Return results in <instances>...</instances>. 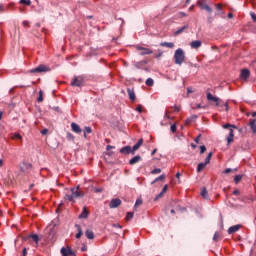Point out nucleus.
I'll return each instance as SVG.
<instances>
[{
    "mask_svg": "<svg viewBox=\"0 0 256 256\" xmlns=\"http://www.w3.org/2000/svg\"><path fill=\"white\" fill-rule=\"evenodd\" d=\"M154 81H153V78H148L147 80H146V85H147V87H153V85H154Z\"/></svg>",
    "mask_w": 256,
    "mask_h": 256,
    "instance_id": "obj_33",
    "label": "nucleus"
},
{
    "mask_svg": "<svg viewBox=\"0 0 256 256\" xmlns=\"http://www.w3.org/2000/svg\"><path fill=\"white\" fill-rule=\"evenodd\" d=\"M206 151H207V147L200 146V153H201V155H203V153H205Z\"/></svg>",
    "mask_w": 256,
    "mask_h": 256,
    "instance_id": "obj_45",
    "label": "nucleus"
},
{
    "mask_svg": "<svg viewBox=\"0 0 256 256\" xmlns=\"http://www.w3.org/2000/svg\"><path fill=\"white\" fill-rule=\"evenodd\" d=\"M120 153L122 155H129V154H133V151L131 146H124L120 149Z\"/></svg>",
    "mask_w": 256,
    "mask_h": 256,
    "instance_id": "obj_12",
    "label": "nucleus"
},
{
    "mask_svg": "<svg viewBox=\"0 0 256 256\" xmlns=\"http://www.w3.org/2000/svg\"><path fill=\"white\" fill-rule=\"evenodd\" d=\"M22 253H23V256L27 255V248H24V249L22 250Z\"/></svg>",
    "mask_w": 256,
    "mask_h": 256,
    "instance_id": "obj_61",
    "label": "nucleus"
},
{
    "mask_svg": "<svg viewBox=\"0 0 256 256\" xmlns=\"http://www.w3.org/2000/svg\"><path fill=\"white\" fill-rule=\"evenodd\" d=\"M240 229H241V224H237V225L231 226L228 229V235H233V233H237V231H239Z\"/></svg>",
    "mask_w": 256,
    "mask_h": 256,
    "instance_id": "obj_14",
    "label": "nucleus"
},
{
    "mask_svg": "<svg viewBox=\"0 0 256 256\" xmlns=\"http://www.w3.org/2000/svg\"><path fill=\"white\" fill-rule=\"evenodd\" d=\"M87 217H89V211H87V207H84L79 215V219H87Z\"/></svg>",
    "mask_w": 256,
    "mask_h": 256,
    "instance_id": "obj_23",
    "label": "nucleus"
},
{
    "mask_svg": "<svg viewBox=\"0 0 256 256\" xmlns=\"http://www.w3.org/2000/svg\"><path fill=\"white\" fill-rule=\"evenodd\" d=\"M216 107H218L219 111H229V102H223V100H219L216 103Z\"/></svg>",
    "mask_w": 256,
    "mask_h": 256,
    "instance_id": "obj_7",
    "label": "nucleus"
},
{
    "mask_svg": "<svg viewBox=\"0 0 256 256\" xmlns=\"http://www.w3.org/2000/svg\"><path fill=\"white\" fill-rule=\"evenodd\" d=\"M243 179L242 175H236L234 177V182L236 183V185L239 183V181H241Z\"/></svg>",
    "mask_w": 256,
    "mask_h": 256,
    "instance_id": "obj_35",
    "label": "nucleus"
},
{
    "mask_svg": "<svg viewBox=\"0 0 256 256\" xmlns=\"http://www.w3.org/2000/svg\"><path fill=\"white\" fill-rule=\"evenodd\" d=\"M111 149H115V146L107 145L106 150L111 151Z\"/></svg>",
    "mask_w": 256,
    "mask_h": 256,
    "instance_id": "obj_55",
    "label": "nucleus"
},
{
    "mask_svg": "<svg viewBox=\"0 0 256 256\" xmlns=\"http://www.w3.org/2000/svg\"><path fill=\"white\" fill-rule=\"evenodd\" d=\"M160 47H167L168 49H173L175 44L173 42H162L160 43Z\"/></svg>",
    "mask_w": 256,
    "mask_h": 256,
    "instance_id": "obj_24",
    "label": "nucleus"
},
{
    "mask_svg": "<svg viewBox=\"0 0 256 256\" xmlns=\"http://www.w3.org/2000/svg\"><path fill=\"white\" fill-rule=\"evenodd\" d=\"M67 139H71V141H73V139H75V136H73V134H71V133H68Z\"/></svg>",
    "mask_w": 256,
    "mask_h": 256,
    "instance_id": "obj_48",
    "label": "nucleus"
},
{
    "mask_svg": "<svg viewBox=\"0 0 256 256\" xmlns=\"http://www.w3.org/2000/svg\"><path fill=\"white\" fill-rule=\"evenodd\" d=\"M23 27H29V22L28 21H24L23 22Z\"/></svg>",
    "mask_w": 256,
    "mask_h": 256,
    "instance_id": "obj_59",
    "label": "nucleus"
},
{
    "mask_svg": "<svg viewBox=\"0 0 256 256\" xmlns=\"http://www.w3.org/2000/svg\"><path fill=\"white\" fill-rule=\"evenodd\" d=\"M207 100L208 101H213L217 105V102H219L221 99L219 97L213 96V94H211V92H208L207 93Z\"/></svg>",
    "mask_w": 256,
    "mask_h": 256,
    "instance_id": "obj_16",
    "label": "nucleus"
},
{
    "mask_svg": "<svg viewBox=\"0 0 256 256\" xmlns=\"http://www.w3.org/2000/svg\"><path fill=\"white\" fill-rule=\"evenodd\" d=\"M51 71V68L47 65L41 64L38 67L30 70V73H47Z\"/></svg>",
    "mask_w": 256,
    "mask_h": 256,
    "instance_id": "obj_3",
    "label": "nucleus"
},
{
    "mask_svg": "<svg viewBox=\"0 0 256 256\" xmlns=\"http://www.w3.org/2000/svg\"><path fill=\"white\" fill-rule=\"evenodd\" d=\"M187 93H193V90L191 88H187Z\"/></svg>",
    "mask_w": 256,
    "mask_h": 256,
    "instance_id": "obj_64",
    "label": "nucleus"
},
{
    "mask_svg": "<svg viewBox=\"0 0 256 256\" xmlns=\"http://www.w3.org/2000/svg\"><path fill=\"white\" fill-rule=\"evenodd\" d=\"M131 219H133V212H127L126 221H131Z\"/></svg>",
    "mask_w": 256,
    "mask_h": 256,
    "instance_id": "obj_38",
    "label": "nucleus"
},
{
    "mask_svg": "<svg viewBox=\"0 0 256 256\" xmlns=\"http://www.w3.org/2000/svg\"><path fill=\"white\" fill-rule=\"evenodd\" d=\"M231 128L237 129V126L231 125V124H224L223 125V129H231Z\"/></svg>",
    "mask_w": 256,
    "mask_h": 256,
    "instance_id": "obj_37",
    "label": "nucleus"
},
{
    "mask_svg": "<svg viewBox=\"0 0 256 256\" xmlns=\"http://www.w3.org/2000/svg\"><path fill=\"white\" fill-rule=\"evenodd\" d=\"M139 205H143V200H141V199L136 200L135 205H134L135 209H137V207H139Z\"/></svg>",
    "mask_w": 256,
    "mask_h": 256,
    "instance_id": "obj_41",
    "label": "nucleus"
},
{
    "mask_svg": "<svg viewBox=\"0 0 256 256\" xmlns=\"http://www.w3.org/2000/svg\"><path fill=\"white\" fill-rule=\"evenodd\" d=\"M121 205V199L119 198H114L110 201L109 207L110 209H117Z\"/></svg>",
    "mask_w": 256,
    "mask_h": 256,
    "instance_id": "obj_10",
    "label": "nucleus"
},
{
    "mask_svg": "<svg viewBox=\"0 0 256 256\" xmlns=\"http://www.w3.org/2000/svg\"><path fill=\"white\" fill-rule=\"evenodd\" d=\"M141 145H143V139H139L138 142L132 147V155H135V151H137Z\"/></svg>",
    "mask_w": 256,
    "mask_h": 256,
    "instance_id": "obj_17",
    "label": "nucleus"
},
{
    "mask_svg": "<svg viewBox=\"0 0 256 256\" xmlns=\"http://www.w3.org/2000/svg\"><path fill=\"white\" fill-rule=\"evenodd\" d=\"M32 169H33V164L27 161H23L20 165V171H22V173H31Z\"/></svg>",
    "mask_w": 256,
    "mask_h": 256,
    "instance_id": "obj_4",
    "label": "nucleus"
},
{
    "mask_svg": "<svg viewBox=\"0 0 256 256\" xmlns=\"http://www.w3.org/2000/svg\"><path fill=\"white\" fill-rule=\"evenodd\" d=\"M162 56H163V52H159L158 54H156L155 58L159 59V57H162Z\"/></svg>",
    "mask_w": 256,
    "mask_h": 256,
    "instance_id": "obj_58",
    "label": "nucleus"
},
{
    "mask_svg": "<svg viewBox=\"0 0 256 256\" xmlns=\"http://www.w3.org/2000/svg\"><path fill=\"white\" fill-rule=\"evenodd\" d=\"M139 161H141V156L136 155L132 159L129 160V165H137V163H139Z\"/></svg>",
    "mask_w": 256,
    "mask_h": 256,
    "instance_id": "obj_19",
    "label": "nucleus"
},
{
    "mask_svg": "<svg viewBox=\"0 0 256 256\" xmlns=\"http://www.w3.org/2000/svg\"><path fill=\"white\" fill-rule=\"evenodd\" d=\"M189 25H185L181 28H179L175 33L174 35H181V33H183V31H185V29H188Z\"/></svg>",
    "mask_w": 256,
    "mask_h": 256,
    "instance_id": "obj_31",
    "label": "nucleus"
},
{
    "mask_svg": "<svg viewBox=\"0 0 256 256\" xmlns=\"http://www.w3.org/2000/svg\"><path fill=\"white\" fill-rule=\"evenodd\" d=\"M185 61V51L183 49L178 48L174 53V62L176 65H183Z\"/></svg>",
    "mask_w": 256,
    "mask_h": 256,
    "instance_id": "obj_2",
    "label": "nucleus"
},
{
    "mask_svg": "<svg viewBox=\"0 0 256 256\" xmlns=\"http://www.w3.org/2000/svg\"><path fill=\"white\" fill-rule=\"evenodd\" d=\"M84 133H86V134L93 133V129H91V127H89V126H86V127L84 128Z\"/></svg>",
    "mask_w": 256,
    "mask_h": 256,
    "instance_id": "obj_40",
    "label": "nucleus"
},
{
    "mask_svg": "<svg viewBox=\"0 0 256 256\" xmlns=\"http://www.w3.org/2000/svg\"><path fill=\"white\" fill-rule=\"evenodd\" d=\"M137 51H140V55L145 56V55H153V50L149 48H145L143 46H137L136 47Z\"/></svg>",
    "mask_w": 256,
    "mask_h": 256,
    "instance_id": "obj_8",
    "label": "nucleus"
},
{
    "mask_svg": "<svg viewBox=\"0 0 256 256\" xmlns=\"http://www.w3.org/2000/svg\"><path fill=\"white\" fill-rule=\"evenodd\" d=\"M239 193H240L239 190H234L233 191V195H239Z\"/></svg>",
    "mask_w": 256,
    "mask_h": 256,
    "instance_id": "obj_62",
    "label": "nucleus"
},
{
    "mask_svg": "<svg viewBox=\"0 0 256 256\" xmlns=\"http://www.w3.org/2000/svg\"><path fill=\"white\" fill-rule=\"evenodd\" d=\"M47 133H49V130L48 129H43L41 131V135H47Z\"/></svg>",
    "mask_w": 256,
    "mask_h": 256,
    "instance_id": "obj_53",
    "label": "nucleus"
},
{
    "mask_svg": "<svg viewBox=\"0 0 256 256\" xmlns=\"http://www.w3.org/2000/svg\"><path fill=\"white\" fill-rule=\"evenodd\" d=\"M167 189H169V186L168 185H165L161 191V193H167Z\"/></svg>",
    "mask_w": 256,
    "mask_h": 256,
    "instance_id": "obj_49",
    "label": "nucleus"
},
{
    "mask_svg": "<svg viewBox=\"0 0 256 256\" xmlns=\"http://www.w3.org/2000/svg\"><path fill=\"white\" fill-rule=\"evenodd\" d=\"M143 65V62H135L134 67L136 69H141V66Z\"/></svg>",
    "mask_w": 256,
    "mask_h": 256,
    "instance_id": "obj_44",
    "label": "nucleus"
},
{
    "mask_svg": "<svg viewBox=\"0 0 256 256\" xmlns=\"http://www.w3.org/2000/svg\"><path fill=\"white\" fill-rule=\"evenodd\" d=\"M94 191H95V193H102L103 189L102 188H95Z\"/></svg>",
    "mask_w": 256,
    "mask_h": 256,
    "instance_id": "obj_54",
    "label": "nucleus"
},
{
    "mask_svg": "<svg viewBox=\"0 0 256 256\" xmlns=\"http://www.w3.org/2000/svg\"><path fill=\"white\" fill-rule=\"evenodd\" d=\"M159 181H165V174H162V175H160L159 177L155 178V179L152 181L151 185H155V183H157V182H159Z\"/></svg>",
    "mask_w": 256,
    "mask_h": 256,
    "instance_id": "obj_29",
    "label": "nucleus"
},
{
    "mask_svg": "<svg viewBox=\"0 0 256 256\" xmlns=\"http://www.w3.org/2000/svg\"><path fill=\"white\" fill-rule=\"evenodd\" d=\"M216 11H218L217 15H223L225 13L221 4H216Z\"/></svg>",
    "mask_w": 256,
    "mask_h": 256,
    "instance_id": "obj_30",
    "label": "nucleus"
},
{
    "mask_svg": "<svg viewBox=\"0 0 256 256\" xmlns=\"http://www.w3.org/2000/svg\"><path fill=\"white\" fill-rule=\"evenodd\" d=\"M113 227H115L116 229H122V226L120 224H113Z\"/></svg>",
    "mask_w": 256,
    "mask_h": 256,
    "instance_id": "obj_57",
    "label": "nucleus"
},
{
    "mask_svg": "<svg viewBox=\"0 0 256 256\" xmlns=\"http://www.w3.org/2000/svg\"><path fill=\"white\" fill-rule=\"evenodd\" d=\"M201 45H202L201 40H195L190 43V46L192 49H199V47H201Z\"/></svg>",
    "mask_w": 256,
    "mask_h": 256,
    "instance_id": "obj_21",
    "label": "nucleus"
},
{
    "mask_svg": "<svg viewBox=\"0 0 256 256\" xmlns=\"http://www.w3.org/2000/svg\"><path fill=\"white\" fill-rule=\"evenodd\" d=\"M197 5H199L200 9L207 11V13H213V9H211L209 5L204 4L203 0H198Z\"/></svg>",
    "mask_w": 256,
    "mask_h": 256,
    "instance_id": "obj_11",
    "label": "nucleus"
},
{
    "mask_svg": "<svg viewBox=\"0 0 256 256\" xmlns=\"http://www.w3.org/2000/svg\"><path fill=\"white\" fill-rule=\"evenodd\" d=\"M70 85L72 87H83L85 85V80L83 79V77L78 76L73 79Z\"/></svg>",
    "mask_w": 256,
    "mask_h": 256,
    "instance_id": "obj_5",
    "label": "nucleus"
},
{
    "mask_svg": "<svg viewBox=\"0 0 256 256\" xmlns=\"http://www.w3.org/2000/svg\"><path fill=\"white\" fill-rule=\"evenodd\" d=\"M71 129L74 133H82V129H81V126H79V124L75 123V122H72L71 123Z\"/></svg>",
    "mask_w": 256,
    "mask_h": 256,
    "instance_id": "obj_15",
    "label": "nucleus"
},
{
    "mask_svg": "<svg viewBox=\"0 0 256 256\" xmlns=\"http://www.w3.org/2000/svg\"><path fill=\"white\" fill-rule=\"evenodd\" d=\"M191 121H192V119H191V118H188V119L186 120V125H191Z\"/></svg>",
    "mask_w": 256,
    "mask_h": 256,
    "instance_id": "obj_60",
    "label": "nucleus"
},
{
    "mask_svg": "<svg viewBox=\"0 0 256 256\" xmlns=\"http://www.w3.org/2000/svg\"><path fill=\"white\" fill-rule=\"evenodd\" d=\"M228 19H233V13H228Z\"/></svg>",
    "mask_w": 256,
    "mask_h": 256,
    "instance_id": "obj_63",
    "label": "nucleus"
},
{
    "mask_svg": "<svg viewBox=\"0 0 256 256\" xmlns=\"http://www.w3.org/2000/svg\"><path fill=\"white\" fill-rule=\"evenodd\" d=\"M161 173V168H155L154 170L151 171L152 175H159Z\"/></svg>",
    "mask_w": 256,
    "mask_h": 256,
    "instance_id": "obj_39",
    "label": "nucleus"
},
{
    "mask_svg": "<svg viewBox=\"0 0 256 256\" xmlns=\"http://www.w3.org/2000/svg\"><path fill=\"white\" fill-rule=\"evenodd\" d=\"M127 93H128V95H129L130 101H135V99H136L135 90H133V89H131V88H128V89H127Z\"/></svg>",
    "mask_w": 256,
    "mask_h": 256,
    "instance_id": "obj_22",
    "label": "nucleus"
},
{
    "mask_svg": "<svg viewBox=\"0 0 256 256\" xmlns=\"http://www.w3.org/2000/svg\"><path fill=\"white\" fill-rule=\"evenodd\" d=\"M21 5H27L28 7L31 5V0H20Z\"/></svg>",
    "mask_w": 256,
    "mask_h": 256,
    "instance_id": "obj_36",
    "label": "nucleus"
},
{
    "mask_svg": "<svg viewBox=\"0 0 256 256\" xmlns=\"http://www.w3.org/2000/svg\"><path fill=\"white\" fill-rule=\"evenodd\" d=\"M211 157H213V152H209L208 156L205 158L206 165H209L211 163Z\"/></svg>",
    "mask_w": 256,
    "mask_h": 256,
    "instance_id": "obj_32",
    "label": "nucleus"
},
{
    "mask_svg": "<svg viewBox=\"0 0 256 256\" xmlns=\"http://www.w3.org/2000/svg\"><path fill=\"white\" fill-rule=\"evenodd\" d=\"M249 125L252 133L256 135V119L255 118L250 119Z\"/></svg>",
    "mask_w": 256,
    "mask_h": 256,
    "instance_id": "obj_18",
    "label": "nucleus"
},
{
    "mask_svg": "<svg viewBox=\"0 0 256 256\" xmlns=\"http://www.w3.org/2000/svg\"><path fill=\"white\" fill-rule=\"evenodd\" d=\"M170 131H171L172 133H176V132H177V125H175V124L171 125Z\"/></svg>",
    "mask_w": 256,
    "mask_h": 256,
    "instance_id": "obj_43",
    "label": "nucleus"
},
{
    "mask_svg": "<svg viewBox=\"0 0 256 256\" xmlns=\"http://www.w3.org/2000/svg\"><path fill=\"white\" fill-rule=\"evenodd\" d=\"M28 239H30L34 243H39V235H37V234H30L28 236Z\"/></svg>",
    "mask_w": 256,
    "mask_h": 256,
    "instance_id": "obj_26",
    "label": "nucleus"
},
{
    "mask_svg": "<svg viewBox=\"0 0 256 256\" xmlns=\"http://www.w3.org/2000/svg\"><path fill=\"white\" fill-rule=\"evenodd\" d=\"M200 195H201V197H203V199H209V192H207V188H203L201 190Z\"/></svg>",
    "mask_w": 256,
    "mask_h": 256,
    "instance_id": "obj_28",
    "label": "nucleus"
},
{
    "mask_svg": "<svg viewBox=\"0 0 256 256\" xmlns=\"http://www.w3.org/2000/svg\"><path fill=\"white\" fill-rule=\"evenodd\" d=\"M219 239V234L216 232L213 236V241H217Z\"/></svg>",
    "mask_w": 256,
    "mask_h": 256,
    "instance_id": "obj_52",
    "label": "nucleus"
},
{
    "mask_svg": "<svg viewBox=\"0 0 256 256\" xmlns=\"http://www.w3.org/2000/svg\"><path fill=\"white\" fill-rule=\"evenodd\" d=\"M231 171H233L231 168H227L223 171V173H225L226 175L231 173Z\"/></svg>",
    "mask_w": 256,
    "mask_h": 256,
    "instance_id": "obj_50",
    "label": "nucleus"
},
{
    "mask_svg": "<svg viewBox=\"0 0 256 256\" xmlns=\"http://www.w3.org/2000/svg\"><path fill=\"white\" fill-rule=\"evenodd\" d=\"M75 228L78 231V233L75 235L76 239H81V237L83 236V229H81V225L75 224Z\"/></svg>",
    "mask_w": 256,
    "mask_h": 256,
    "instance_id": "obj_20",
    "label": "nucleus"
},
{
    "mask_svg": "<svg viewBox=\"0 0 256 256\" xmlns=\"http://www.w3.org/2000/svg\"><path fill=\"white\" fill-rule=\"evenodd\" d=\"M38 103H43V90L39 91V97L37 98Z\"/></svg>",
    "mask_w": 256,
    "mask_h": 256,
    "instance_id": "obj_34",
    "label": "nucleus"
},
{
    "mask_svg": "<svg viewBox=\"0 0 256 256\" xmlns=\"http://www.w3.org/2000/svg\"><path fill=\"white\" fill-rule=\"evenodd\" d=\"M205 167H207V163H204V162L199 163L197 166V172L201 173V171H203Z\"/></svg>",
    "mask_w": 256,
    "mask_h": 256,
    "instance_id": "obj_27",
    "label": "nucleus"
},
{
    "mask_svg": "<svg viewBox=\"0 0 256 256\" xmlns=\"http://www.w3.org/2000/svg\"><path fill=\"white\" fill-rule=\"evenodd\" d=\"M85 194L82 191H79V186L77 188H71L65 190V196L64 199L66 201H71L72 203H75V199L78 197H83Z\"/></svg>",
    "mask_w": 256,
    "mask_h": 256,
    "instance_id": "obj_1",
    "label": "nucleus"
},
{
    "mask_svg": "<svg viewBox=\"0 0 256 256\" xmlns=\"http://www.w3.org/2000/svg\"><path fill=\"white\" fill-rule=\"evenodd\" d=\"M163 195H165L163 192H160L156 197H155V201L161 199V197H163Z\"/></svg>",
    "mask_w": 256,
    "mask_h": 256,
    "instance_id": "obj_46",
    "label": "nucleus"
},
{
    "mask_svg": "<svg viewBox=\"0 0 256 256\" xmlns=\"http://www.w3.org/2000/svg\"><path fill=\"white\" fill-rule=\"evenodd\" d=\"M235 137V133L233 131V128H229V134L227 136V145H231L233 143V138Z\"/></svg>",
    "mask_w": 256,
    "mask_h": 256,
    "instance_id": "obj_13",
    "label": "nucleus"
},
{
    "mask_svg": "<svg viewBox=\"0 0 256 256\" xmlns=\"http://www.w3.org/2000/svg\"><path fill=\"white\" fill-rule=\"evenodd\" d=\"M85 236L87 239H95V233H93V230L87 229L85 231Z\"/></svg>",
    "mask_w": 256,
    "mask_h": 256,
    "instance_id": "obj_25",
    "label": "nucleus"
},
{
    "mask_svg": "<svg viewBox=\"0 0 256 256\" xmlns=\"http://www.w3.org/2000/svg\"><path fill=\"white\" fill-rule=\"evenodd\" d=\"M251 17H252V20L254 21V23H256V15H255V13H251Z\"/></svg>",
    "mask_w": 256,
    "mask_h": 256,
    "instance_id": "obj_56",
    "label": "nucleus"
},
{
    "mask_svg": "<svg viewBox=\"0 0 256 256\" xmlns=\"http://www.w3.org/2000/svg\"><path fill=\"white\" fill-rule=\"evenodd\" d=\"M12 139H23V137L21 136V134L19 133H15L13 136H12Z\"/></svg>",
    "mask_w": 256,
    "mask_h": 256,
    "instance_id": "obj_42",
    "label": "nucleus"
},
{
    "mask_svg": "<svg viewBox=\"0 0 256 256\" xmlns=\"http://www.w3.org/2000/svg\"><path fill=\"white\" fill-rule=\"evenodd\" d=\"M250 76H251V71H249V69L244 68L241 70L240 79H243V81H247Z\"/></svg>",
    "mask_w": 256,
    "mask_h": 256,
    "instance_id": "obj_9",
    "label": "nucleus"
},
{
    "mask_svg": "<svg viewBox=\"0 0 256 256\" xmlns=\"http://www.w3.org/2000/svg\"><path fill=\"white\" fill-rule=\"evenodd\" d=\"M200 139H201V134H199V135L194 139L195 143H199Z\"/></svg>",
    "mask_w": 256,
    "mask_h": 256,
    "instance_id": "obj_51",
    "label": "nucleus"
},
{
    "mask_svg": "<svg viewBox=\"0 0 256 256\" xmlns=\"http://www.w3.org/2000/svg\"><path fill=\"white\" fill-rule=\"evenodd\" d=\"M60 253L62 256H77V254L73 252V249H71L70 246L62 247Z\"/></svg>",
    "mask_w": 256,
    "mask_h": 256,
    "instance_id": "obj_6",
    "label": "nucleus"
},
{
    "mask_svg": "<svg viewBox=\"0 0 256 256\" xmlns=\"http://www.w3.org/2000/svg\"><path fill=\"white\" fill-rule=\"evenodd\" d=\"M136 111H138V113H143V106L139 105V106L136 108Z\"/></svg>",
    "mask_w": 256,
    "mask_h": 256,
    "instance_id": "obj_47",
    "label": "nucleus"
}]
</instances>
